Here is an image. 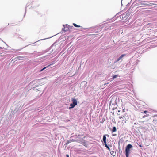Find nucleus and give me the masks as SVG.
Returning a JSON list of instances; mask_svg holds the SVG:
<instances>
[{
	"label": "nucleus",
	"instance_id": "4be33fe9",
	"mask_svg": "<svg viewBox=\"0 0 157 157\" xmlns=\"http://www.w3.org/2000/svg\"><path fill=\"white\" fill-rule=\"evenodd\" d=\"M147 112V111H145L144 112V113H146Z\"/></svg>",
	"mask_w": 157,
	"mask_h": 157
},
{
	"label": "nucleus",
	"instance_id": "7c9ffc66",
	"mask_svg": "<svg viewBox=\"0 0 157 157\" xmlns=\"http://www.w3.org/2000/svg\"><path fill=\"white\" fill-rule=\"evenodd\" d=\"M123 112H124V109H123Z\"/></svg>",
	"mask_w": 157,
	"mask_h": 157
},
{
	"label": "nucleus",
	"instance_id": "473e14b6",
	"mask_svg": "<svg viewBox=\"0 0 157 157\" xmlns=\"http://www.w3.org/2000/svg\"><path fill=\"white\" fill-rule=\"evenodd\" d=\"M2 41H3V42H4V41H3V40H2Z\"/></svg>",
	"mask_w": 157,
	"mask_h": 157
},
{
	"label": "nucleus",
	"instance_id": "1a4fd4ad",
	"mask_svg": "<svg viewBox=\"0 0 157 157\" xmlns=\"http://www.w3.org/2000/svg\"><path fill=\"white\" fill-rule=\"evenodd\" d=\"M117 131L116 128L115 127H113L112 130V132H115Z\"/></svg>",
	"mask_w": 157,
	"mask_h": 157
},
{
	"label": "nucleus",
	"instance_id": "c85d7f7f",
	"mask_svg": "<svg viewBox=\"0 0 157 157\" xmlns=\"http://www.w3.org/2000/svg\"><path fill=\"white\" fill-rule=\"evenodd\" d=\"M38 86V85H36L35 86L36 87H37V86Z\"/></svg>",
	"mask_w": 157,
	"mask_h": 157
},
{
	"label": "nucleus",
	"instance_id": "c9c22d12",
	"mask_svg": "<svg viewBox=\"0 0 157 157\" xmlns=\"http://www.w3.org/2000/svg\"><path fill=\"white\" fill-rule=\"evenodd\" d=\"M140 147H141V145H140Z\"/></svg>",
	"mask_w": 157,
	"mask_h": 157
},
{
	"label": "nucleus",
	"instance_id": "423d86ee",
	"mask_svg": "<svg viewBox=\"0 0 157 157\" xmlns=\"http://www.w3.org/2000/svg\"><path fill=\"white\" fill-rule=\"evenodd\" d=\"M54 63V62L53 63H52V64H50V65H48L46 67H44V68H43V69H41L40 71L41 72V71H43V70H44L46 68H47V67H49L50 66H51V65L53 64Z\"/></svg>",
	"mask_w": 157,
	"mask_h": 157
},
{
	"label": "nucleus",
	"instance_id": "39448f33",
	"mask_svg": "<svg viewBox=\"0 0 157 157\" xmlns=\"http://www.w3.org/2000/svg\"><path fill=\"white\" fill-rule=\"evenodd\" d=\"M75 140H73V139H72V140H71V139L69 140H68L67 141V142L65 144L66 145H67L69 143L72 142L73 141H75Z\"/></svg>",
	"mask_w": 157,
	"mask_h": 157
},
{
	"label": "nucleus",
	"instance_id": "a211bd4d",
	"mask_svg": "<svg viewBox=\"0 0 157 157\" xmlns=\"http://www.w3.org/2000/svg\"><path fill=\"white\" fill-rule=\"evenodd\" d=\"M139 0H135L134 1V3L138 2H139Z\"/></svg>",
	"mask_w": 157,
	"mask_h": 157
},
{
	"label": "nucleus",
	"instance_id": "9d476101",
	"mask_svg": "<svg viewBox=\"0 0 157 157\" xmlns=\"http://www.w3.org/2000/svg\"><path fill=\"white\" fill-rule=\"evenodd\" d=\"M69 29L68 28H67L66 29H65L64 27V28H62V30L64 31V32H65L69 30Z\"/></svg>",
	"mask_w": 157,
	"mask_h": 157
},
{
	"label": "nucleus",
	"instance_id": "2f4dec72",
	"mask_svg": "<svg viewBox=\"0 0 157 157\" xmlns=\"http://www.w3.org/2000/svg\"><path fill=\"white\" fill-rule=\"evenodd\" d=\"M2 41H3V42H4V41H3V40H2Z\"/></svg>",
	"mask_w": 157,
	"mask_h": 157
},
{
	"label": "nucleus",
	"instance_id": "f8f14e48",
	"mask_svg": "<svg viewBox=\"0 0 157 157\" xmlns=\"http://www.w3.org/2000/svg\"><path fill=\"white\" fill-rule=\"evenodd\" d=\"M104 144H105V147L107 148H108L109 150H110L109 149V147L107 145V144H106V142H104Z\"/></svg>",
	"mask_w": 157,
	"mask_h": 157
},
{
	"label": "nucleus",
	"instance_id": "0eeeda50",
	"mask_svg": "<svg viewBox=\"0 0 157 157\" xmlns=\"http://www.w3.org/2000/svg\"><path fill=\"white\" fill-rule=\"evenodd\" d=\"M106 135L107 136H109V135H104L103 136V141L104 142H106Z\"/></svg>",
	"mask_w": 157,
	"mask_h": 157
},
{
	"label": "nucleus",
	"instance_id": "6e6552de",
	"mask_svg": "<svg viewBox=\"0 0 157 157\" xmlns=\"http://www.w3.org/2000/svg\"><path fill=\"white\" fill-rule=\"evenodd\" d=\"M23 57H24V56H18L16 58V59H19V60H22V59L21 58H23Z\"/></svg>",
	"mask_w": 157,
	"mask_h": 157
},
{
	"label": "nucleus",
	"instance_id": "f257e3e1",
	"mask_svg": "<svg viewBox=\"0 0 157 157\" xmlns=\"http://www.w3.org/2000/svg\"><path fill=\"white\" fill-rule=\"evenodd\" d=\"M132 146L131 144H128L125 148V155L126 157H128L130 153V149L132 148Z\"/></svg>",
	"mask_w": 157,
	"mask_h": 157
},
{
	"label": "nucleus",
	"instance_id": "ddd939ff",
	"mask_svg": "<svg viewBox=\"0 0 157 157\" xmlns=\"http://www.w3.org/2000/svg\"><path fill=\"white\" fill-rule=\"evenodd\" d=\"M70 106L71 107L69 108H73L75 106V105L73 104L72 103H71L70 104Z\"/></svg>",
	"mask_w": 157,
	"mask_h": 157
},
{
	"label": "nucleus",
	"instance_id": "cd10ccee",
	"mask_svg": "<svg viewBox=\"0 0 157 157\" xmlns=\"http://www.w3.org/2000/svg\"><path fill=\"white\" fill-rule=\"evenodd\" d=\"M4 43L6 44L7 45V46H8V45H7V44L5 42H4Z\"/></svg>",
	"mask_w": 157,
	"mask_h": 157
},
{
	"label": "nucleus",
	"instance_id": "393cba45",
	"mask_svg": "<svg viewBox=\"0 0 157 157\" xmlns=\"http://www.w3.org/2000/svg\"><path fill=\"white\" fill-rule=\"evenodd\" d=\"M35 87H34V88H33V90H35Z\"/></svg>",
	"mask_w": 157,
	"mask_h": 157
},
{
	"label": "nucleus",
	"instance_id": "dca6fc26",
	"mask_svg": "<svg viewBox=\"0 0 157 157\" xmlns=\"http://www.w3.org/2000/svg\"><path fill=\"white\" fill-rule=\"evenodd\" d=\"M124 14H123L122 15H120V18L121 19V18H125V16H124V17H123V15H124Z\"/></svg>",
	"mask_w": 157,
	"mask_h": 157
},
{
	"label": "nucleus",
	"instance_id": "9b49d317",
	"mask_svg": "<svg viewBox=\"0 0 157 157\" xmlns=\"http://www.w3.org/2000/svg\"><path fill=\"white\" fill-rule=\"evenodd\" d=\"M104 144H105V147L107 148H108L109 150H110L109 149V147L107 145V144H106V142H104Z\"/></svg>",
	"mask_w": 157,
	"mask_h": 157
},
{
	"label": "nucleus",
	"instance_id": "f704fd0d",
	"mask_svg": "<svg viewBox=\"0 0 157 157\" xmlns=\"http://www.w3.org/2000/svg\"><path fill=\"white\" fill-rule=\"evenodd\" d=\"M113 152H114V151H112V153H113Z\"/></svg>",
	"mask_w": 157,
	"mask_h": 157
},
{
	"label": "nucleus",
	"instance_id": "4468645a",
	"mask_svg": "<svg viewBox=\"0 0 157 157\" xmlns=\"http://www.w3.org/2000/svg\"><path fill=\"white\" fill-rule=\"evenodd\" d=\"M73 25H74V26L76 27H81L80 26L77 25L75 23H73Z\"/></svg>",
	"mask_w": 157,
	"mask_h": 157
},
{
	"label": "nucleus",
	"instance_id": "6ab92c4d",
	"mask_svg": "<svg viewBox=\"0 0 157 157\" xmlns=\"http://www.w3.org/2000/svg\"><path fill=\"white\" fill-rule=\"evenodd\" d=\"M117 77V75H114L113 76V78H116Z\"/></svg>",
	"mask_w": 157,
	"mask_h": 157
},
{
	"label": "nucleus",
	"instance_id": "412c9836",
	"mask_svg": "<svg viewBox=\"0 0 157 157\" xmlns=\"http://www.w3.org/2000/svg\"><path fill=\"white\" fill-rule=\"evenodd\" d=\"M147 116V115H145L143 117V118H144V117H146Z\"/></svg>",
	"mask_w": 157,
	"mask_h": 157
},
{
	"label": "nucleus",
	"instance_id": "72a5a7b5",
	"mask_svg": "<svg viewBox=\"0 0 157 157\" xmlns=\"http://www.w3.org/2000/svg\"><path fill=\"white\" fill-rule=\"evenodd\" d=\"M113 152H114V151H112V153H113Z\"/></svg>",
	"mask_w": 157,
	"mask_h": 157
},
{
	"label": "nucleus",
	"instance_id": "aec40b11",
	"mask_svg": "<svg viewBox=\"0 0 157 157\" xmlns=\"http://www.w3.org/2000/svg\"><path fill=\"white\" fill-rule=\"evenodd\" d=\"M46 39H47V38H45V39H42L40 40H39L38 41H40V40H45Z\"/></svg>",
	"mask_w": 157,
	"mask_h": 157
},
{
	"label": "nucleus",
	"instance_id": "bb28decb",
	"mask_svg": "<svg viewBox=\"0 0 157 157\" xmlns=\"http://www.w3.org/2000/svg\"><path fill=\"white\" fill-rule=\"evenodd\" d=\"M67 157H69V156L68 155H67Z\"/></svg>",
	"mask_w": 157,
	"mask_h": 157
},
{
	"label": "nucleus",
	"instance_id": "f03ea898",
	"mask_svg": "<svg viewBox=\"0 0 157 157\" xmlns=\"http://www.w3.org/2000/svg\"><path fill=\"white\" fill-rule=\"evenodd\" d=\"M126 55V54H123L121 55L119 58H118L114 62V63H116L118 62L121 59L123 58Z\"/></svg>",
	"mask_w": 157,
	"mask_h": 157
},
{
	"label": "nucleus",
	"instance_id": "2eb2a0df",
	"mask_svg": "<svg viewBox=\"0 0 157 157\" xmlns=\"http://www.w3.org/2000/svg\"><path fill=\"white\" fill-rule=\"evenodd\" d=\"M63 27L65 29H66L67 28H68V26L69 25H63Z\"/></svg>",
	"mask_w": 157,
	"mask_h": 157
},
{
	"label": "nucleus",
	"instance_id": "f3484780",
	"mask_svg": "<svg viewBox=\"0 0 157 157\" xmlns=\"http://www.w3.org/2000/svg\"><path fill=\"white\" fill-rule=\"evenodd\" d=\"M124 116H120L119 117V118L120 119H123L124 118Z\"/></svg>",
	"mask_w": 157,
	"mask_h": 157
},
{
	"label": "nucleus",
	"instance_id": "c756f323",
	"mask_svg": "<svg viewBox=\"0 0 157 157\" xmlns=\"http://www.w3.org/2000/svg\"><path fill=\"white\" fill-rule=\"evenodd\" d=\"M0 40H2V39L1 38H0Z\"/></svg>",
	"mask_w": 157,
	"mask_h": 157
},
{
	"label": "nucleus",
	"instance_id": "5701e85b",
	"mask_svg": "<svg viewBox=\"0 0 157 157\" xmlns=\"http://www.w3.org/2000/svg\"><path fill=\"white\" fill-rule=\"evenodd\" d=\"M20 50H21V49H19L16 50V51H19Z\"/></svg>",
	"mask_w": 157,
	"mask_h": 157
},
{
	"label": "nucleus",
	"instance_id": "7ed1b4c3",
	"mask_svg": "<svg viewBox=\"0 0 157 157\" xmlns=\"http://www.w3.org/2000/svg\"><path fill=\"white\" fill-rule=\"evenodd\" d=\"M72 104L75 105V106L77 104V101L76 99H74V98H72Z\"/></svg>",
	"mask_w": 157,
	"mask_h": 157
},
{
	"label": "nucleus",
	"instance_id": "a878e982",
	"mask_svg": "<svg viewBox=\"0 0 157 157\" xmlns=\"http://www.w3.org/2000/svg\"><path fill=\"white\" fill-rule=\"evenodd\" d=\"M26 8H25V13H26Z\"/></svg>",
	"mask_w": 157,
	"mask_h": 157
},
{
	"label": "nucleus",
	"instance_id": "b1692460",
	"mask_svg": "<svg viewBox=\"0 0 157 157\" xmlns=\"http://www.w3.org/2000/svg\"><path fill=\"white\" fill-rule=\"evenodd\" d=\"M0 49H4V48H2V47H0Z\"/></svg>",
	"mask_w": 157,
	"mask_h": 157
},
{
	"label": "nucleus",
	"instance_id": "20e7f679",
	"mask_svg": "<svg viewBox=\"0 0 157 157\" xmlns=\"http://www.w3.org/2000/svg\"><path fill=\"white\" fill-rule=\"evenodd\" d=\"M148 2V1H141V2H140L137 3H136V6H139L140 5H146V4H142L140 3V2Z\"/></svg>",
	"mask_w": 157,
	"mask_h": 157
}]
</instances>
